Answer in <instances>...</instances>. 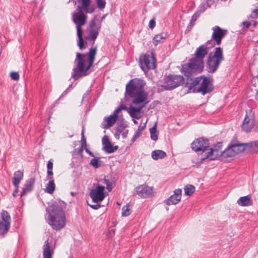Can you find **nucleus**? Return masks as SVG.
Returning <instances> with one entry per match:
<instances>
[{"label":"nucleus","mask_w":258,"mask_h":258,"mask_svg":"<svg viewBox=\"0 0 258 258\" xmlns=\"http://www.w3.org/2000/svg\"><path fill=\"white\" fill-rule=\"evenodd\" d=\"M145 127H146V123H144L143 125H140L138 127V130L139 131H140L142 133V131L145 129Z\"/></svg>","instance_id":"obj_51"},{"label":"nucleus","mask_w":258,"mask_h":258,"mask_svg":"<svg viewBox=\"0 0 258 258\" xmlns=\"http://www.w3.org/2000/svg\"><path fill=\"white\" fill-rule=\"evenodd\" d=\"M103 150L107 153H112L114 152L117 149L118 146H113L111 142L109 141L106 136L102 139Z\"/></svg>","instance_id":"obj_21"},{"label":"nucleus","mask_w":258,"mask_h":258,"mask_svg":"<svg viewBox=\"0 0 258 258\" xmlns=\"http://www.w3.org/2000/svg\"><path fill=\"white\" fill-rule=\"evenodd\" d=\"M81 146L85 147L87 146L86 144V140L85 138L84 135V131H82V139H81Z\"/></svg>","instance_id":"obj_44"},{"label":"nucleus","mask_w":258,"mask_h":258,"mask_svg":"<svg viewBox=\"0 0 258 258\" xmlns=\"http://www.w3.org/2000/svg\"><path fill=\"white\" fill-rule=\"evenodd\" d=\"M46 210L48 213L47 222L51 228L55 230L62 229L66 225V218L61 206L55 202Z\"/></svg>","instance_id":"obj_4"},{"label":"nucleus","mask_w":258,"mask_h":258,"mask_svg":"<svg viewBox=\"0 0 258 258\" xmlns=\"http://www.w3.org/2000/svg\"><path fill=\"white\" fill-rule=\"evenodd\" d=\"M84 148V147L81 146L80 147L75 149L73 152V155H78L81 157V158H82L83 157V151Z\"/></svg>","instance_id":"obj_38"},{"label":"nucleus","mask_w":258,"mask_h":258,"mask_svg":"<svg viewBox=\"0 0 258 258\" xmlns=\"http://www.w3.org/2000/svg\"><path fill=\"white\" fill-rule=\"evenodd\" d=\"M257 78H258V74H257Z\"/></svg>","instance_id":"obj_64"},{"label":"nucleus","mask_w":258,"mask_h":258,"mask_svg":"<svg viewBox=\"0 0 258 258\" xmlns=\"http://www.w3.org/2000/svg\"><path fill=\"white\" fill-rule=\"evenodd\" d=\"M102 161L99 158H93L91 160L90 164L94 168H98L101 166Z\"/></svg>","instance_id":"obj_35"},{"label":"nucleus","mask_w":258,"mask_h":258,"mask_svg":"<svg viewBox=\"0 0 258 258\" xmlns=\"http://www.w3.org/2000/svg\"><path fill=\"white\" fill-rule=\"evenodd\" d=\"M237 204L241 206L245 207L252 204V201L250 195L240 197L237 202Z\"/></svg>","instance_id":"obj_25"},{"label":"nucleus","mask_w":258,"mask_h":258,"mask_svg":"<svg viewBox=\"0 0 258 258\" xmlns=\"http://www.w3.org/2000/svg\"><path fill=\"white\" fill-rule=\"evenodd\" d=\"M209 141L206 138L201 137L195 140L191 144L192 150L196 152H204L209 147Z\"/></svg>","instance_id":"obj_14"},{"label":"nucleus","mask_w":258,"mask_h":258,"mask_svg":"<svg viewBox=\"0 0 258 258\" xmlns=\"http://www.w3.org/2000/svg\"><path fill=\"white\" fill-rule=\"evenodd\" d=\"M235 155V154L233 152V150L231 149L230 145H229L227 148L222 152V156L225 157H231L234 156Z\"/></svg>","instance_id":"obj_31"},{"label":"nucleus","mask_w":258,"mask_h":258,"mask_svg":"<svg viewBox=\"0 0 258 258\" xmlns=\"http://www.w3.org/2000/svg\"><path fill=\"white\" fill-rule=\"evenodd\" d=\"M184 79L180 75H169L164 78L162 87L166 90H171L183 85Z\"/></svg>","instance_id":"obj_8"},{"label":"nucleus","mask_w":258,"mask_h":258,"mask_svg":"<svg viewBox=\"0 0 258 258\" xmlns=\"http://www.w3.org/2000/svg\"><path fill=\"white\" fill-rule=\"evenodd\" d=\"M140 64L142 70L144 72H147L149 70L155 68L156 59L154 53L151 52L146 53L140 57Z\"/></svg>","instance_id":"obj_9"},{"label":"nucleus","mask_w":258,"mask_h":258,"mask_svg":"<svg viewBox=\"0 0 258 258\" xmlns=\"http://www.w3.org/2000/svg\"><path fill=\"white\" fill-rule=\"evenodd\" d=\"M200 17V15L198 13L195 12L191 17V19L190 20V22L189 23L187 26L188 29H191V28L194 26L196 21L197 19Z\"/></svg>","instance_id":"obj_34"},{"label":"nucleus","mask_w":258,"mask_h":258,"mask_svg":"<svg viewBox=\"0 0 258 258\" xmlns=\"http://www.w3.org/2000/svg\"><path fill=\"white\" fill-rule=\"evenodd\" d=\"M254 120V112L251 109H249L246 111V114L244 118L242 129L244 132L248 133L250 131Z\"/></svg>","instance_id":"obj_16"},{"label":"nucleus","mask_w":258,"mask_h":258,"mask_svg":"<svg viewBox=\"0 0 258 258\" xmlns=\"http://www.w3.org/2000/svg\"><path fill=\"white\" fill-rule=\"evenodd\" d=\"M222 143L218 142L216 145L211 148L210 150L203 156L201 159V162H203L206 159H209L210 160H214L218 156L222 155Z\"/></svg>","instance_id":"obj_13"},{"label":"nucleus","mask_w":258,"mask_h":258,"mask_svg":"<svg viewBox=\"0 0 258 258\" xmlns=\"http://www.w3.org/2000/svg\"><path fill=\"white\" fill-rule=\"evenodd\" d=\"M72 84L70 85H69V87L67 88V89L69 90V89H70L71 87H72Z\"/></svg>","instance_id":"obj_60"},{"label":"nucleus","mask_w":258,"mask_h":258,"mask_svg":"<svg viewBox=\"0 0 258 258\" xmlns=\"http://www.w3.org/2000/svg\"><path fill=\"white\" fill-rule=\"evenodd\" d=\"M84 149L85 150V151L87 153H88L90 156H91V157H94V154L91 152L87 148V146H85L84 147Z\"/></svg>","instance_id":"obj_50"},{"label":"nucleus","mask_w":258,"mask_h":258,"mask_svg":"<svg viewBox=\"0 0 258 258\" xmlns=\"http://www.w3.org/2000/svg\"><path fill=\"white\" fill-rule=\"evenodd\" d=\"M123 127L121 126L118 127L115 130L114 136L116 139H119L120 134L123 132Z\"/></svg>","instance_id":"obj_40"},{"label":"nucleus","mask_w":258,"mask_h":258,"mask_svg":"<svg viewBox=\"0 0 258 258\" xmlns=\"http://www.w3.org/2000/svg\"><path fill=\"white\" fill-rule=\"evenodd\" d=\"M73 136V135H72L71 136H70V137H72Z\"/></svg>","instance_id":"obj_62"},{"label":"nucleus","mask_w":258,"mask_h":258,"mask_svg":"<svg viewBox=\"0 0 258 258\" xmlns=\"http://www.w3.org/2000/svg\"><path fill=\"white\" fill-rule=\"evenodd\" d=\"M253 13L255 14V15L258 18V9H254L253 11Z\"/></svg>","instance_id":"obj_53"},{"label":"nucleus","mask_w":258,"mask_h":258,"mask_svg":"<svg viewBox=\"0 0 258 258\" xmlns=\"http://www.w3.org/2000/svg\"><path fill=\"white\" fill-rule=\"evenodd\" d=\"M24 176L23 172L21 170H18L14 172V177L13 178V183L14 186L19 185L20 182Z\"/></svg>","instance_id":"obj_26"},{"label":"nucleus","mask_w":258,"mask_h":258,"mask_svg":"<svg viewBox=\"0 0 258 258\" xmlns=\"http://www.w3.org/2000/svg\"><path fill=\"white\" fill-rule=\"evenodd\" d=\"M53 253V250L50 248L48 239H47L43 246V258H52Z\"/></svg>","instance_id":"obj_23"},{"label":"nucleus","mask_w":258,"mask_h":258,"mask_svg":"<svg viewBox=\"0 0 258 258\" xmlns=\"http://www.w3.org/2000/svg\"><path fill=\"white\" fill-rule=\"evenodd\" d=\"M212 4H208V1L206 3L202 4L199 7L198 10L196 12L197 13H198L200 16L201 14L205 12V11Z\"/></svg>","instance_id":"obj_33"},{"label":"nucleus","mask_w":258,"mask_h":258,"mask_svg":"<svg viewBox=\"0 0 258 258\" xmlns=\"http://www.w3.org/2000/svg\"><path fill=\"white\" fill-rule=\"evenodd\" d=\"M214 3V0H208V4H213Z\"/></svg>","instance_id":"obj_57"},{"label":"nucleus","mask_w":258,"mask_h":258,"mask_svg":"<svg viewBox=\"0 0 258 258\" xmlns=\"http://www.w3.org/2000/svg\"><path fill=\"white\" fill-rule=\"evenodd\" d=\"M89 26L90 27V30L88 35V39L94 41L97 38L100 30L101 21H99L98 23H97L94 20H92L90 22Z\"/></svg>","instance_id":"obj_17"},{"label":"nucleus","mask_w":258,"mask_h":258,"mask_svg":"<svg viewBox=\"0 0 258 258\" xmlns=\"http://www.w3.org/2000/svg\"><path fill=\"white\" fill-rule=\"evenodd\" d=\"M212 30L213 32L210 40L214 42L215 45H220L221 44L222 39L226 35L227 30L223 29L218 26L213 27Z\"/></svg>","instance_id":"obj_15"},{"label":"nucleus","mask_w":258,"mask_h":258,"mask_svg":"<svg viewBox=\"0 0 258 258\" xmlns=\"http://www.w3.org/2000/svg\"><path fill=\"white\" fill-rule=\"evenodd\" d=\"M105 186L97 184L95 187L92 188L89 192V196L92 200V202L97 204L100 203L105 197Z\"/></svg>","instance_id":"obj_12"},{"label":"nucleus","mask_w":258,"mask_h":258,"mask_svg":"<svg viewBox=\"0 0 258 258\" xmlns=\"http://www.w3.org/2000/svg\"><path fill=\"white\" fill-rule=\"evenodd\" d=\"M47 169L49 170L53 169V162L51 161V160H49L47 162Z\"/></svg>","instance_id":"obj_47"},{"label":"nucleus","mask_w":258,"mask_h":258,"mask_svg":"<svg viewBox=\"0 0 258 258\" xmlns=\"http://www.w3.org/2000/svg\"><path fill=\"white\" fill-rule=\"evenodd\" d=\"M137 194L142 198H148L152 197L153 188L146 184H142L135 188Z\"/></svg>","instance_id":"obj_18"},{"label":"nucleus","mask_w":258,"mask_h":258,"mask_svg":"<svg viewBox=\"0 0 258 258\" xmlns=\"http://www.w3.org/2000/svg\"><path fill=\"white\" fill-rule=\"evenodd\" d=\"M90 0H82V7H81V10L85 9V12L86 13H92L94 11V8H88V7L90 5Z\"/></svg>","instance_id":"obj_29"},{"label":"nucleus","mask_w":258,"mask_h":258,"mask_svg":"<svg viewBox=\"0 0 258 258\" xmlns=\"http://www.w3.org/2000/svg\"><path fill=\"white\" fill-rule=\"evenodd\" d=\"M141 135L142 133L140 131H139L138 130L136 131L133 137L131 139L132 143H133L135 142L136 140L141 136Z\"/></svg>","instance_id":"obj_41"},{"label":"nucleus","mask_w":258,"mask_h":258,"mask_svg":"<svg viewBox=\"0 0 258 258\" xmlns=\"http://www.w3.org/2000/svg\"><path fill=\"white\" fill-rule=\"evenodd\" d=\"M55 188V185L54 180H49V182L46 185L45 191L49 194L53 193Z\"/></svg>","instance_id":"obj_28"},{"label":"nucleus","mask_w":258,"mask_h":258,"mask_svg":"<svg viewBox=\"0 0 258 258\" xmlns=\"http://www.w3.org/2000/svg\"><path fill=\"white\" fill-rule=\"evenodd\" d=\"M167 37L166 33H161L156 35L153 39V43L155 46L158 45L159 44L163 43Z\"/></svg>","instance_id":"obj_24"},{"label":"nucleus","mask_w":258,"mask_h":258,"mask_svg":"<svg viewBox=\"0 0 258 258\" xmlns=\"http://www.w3.org/2000/svg\"><path fill=\"white\" fill-rule=\"evenodd\" d=\"M248 144H250V146H249V149L253 147H255L258 148V140L255 142L248 143Z\"/></svg>","instance_id":"obj_45"},{"label":"nucleus","mask_w":258,"mask_h":258,"mask_svg":"<svg viewBox=\"0 0 258 258\" xmlns=\"http://www.w3.org/2000/svg\"><path fill=\"white\" fill-rule=\"evenodd\" d=\"M127 131H126V132H123L122 134V138L123 139L126 138L127 137Z\"/></svg>","instance_id":"obj_54"},{"label":"nucleus","mask_w":258,"mask_h":258,"mask_svg":"<svg viewBox=\"0 0 258 258\" xmlns=\"http://www.w3.org/2000/svg\"><path fill=\"white\" fill-rule=\"evenodd\" d=\"M68 90L67 89L62 94V95H66L67 94Z\"/></svg>","instance_id":"obj_55"},{"label":"nucleus","mask_w":258,"mask_h":258,"mask_svg":"<svg viewBox=\"0 0 258 258\" xmlns=\"http://www.w3.org/2000/svg\"><path fill=\"white\" fill-rule=\"evenodd\" d=\"M145 85V82L139 78L131 79L126 85L124 93L126 100L130 99L133 104L139 105L138 107H130L128 113L133 118L138 119L139 117L136 113L140 112L149 102L147 100L148 94L144 89Z\"/></svg>","instance_id":"obj_1"},{"label":"nucleus","mask_w":258,"mask_h":258,"mask_svg":"<svg viewBox=\"0 0 258 258\" xmlns=\"http://www.w3.org/2000/svg\"><path fill=\"white\" fill-rule=\"evenodd\" d=\"M11 216L8 211L2 210L0 214V235L4 237L10 228Z\"/></svg>","instance_id":"obj_11"},{"label":"nucleus","mask_w":258,"mask_h":258,"mask_svg":"<svg viewBox=\"0 0 258 258\" xmlns=\"http://www.w3.org/2000/svg\"><path fill=\"white\" fill-rule=\"evenodd\" d=\"M11 77L14 80H18L19 79V73L16 72H13L11 73Z\"/></svg>","instance_id":"obj_43"},{"label":"nucleus","mask_w":258,"mask_h":258,"mask_svg":"<svg viewBox=\"0 0 258 258\" xmlns=\"http://www.w3.org/2000/svg\"><path fill=\"white\" fill-rule=\"evenodd\" d=\"M224 60L223 49L220 47H216L213 53L211 52L208 54L206 62V70L209 73H215Z\"/></svg>","instance_id":"obj_6"},{"label":"nucleus","mask_w":258,"mask_h":258,"mask_svg":"<svg viewBox=\"0 0 258 258\" xmlns=\"http://www.w3.org/2000/svg\"><path fill=\"white\" fill-rule=\"evenodd\" d=\"M103 183L106 184V189L108 190V191H111L113 187L112 181L105 178L103 180Z\"/></svg>","instance_id":"obj_36"},{"label":"nucleus","mask_w":258,"mask_h":258,"mask_svg":"<svg viewBox=\"0 0 258 258\" xmlns=\"http://www.w3.org/2000/svg\"><path fill=\"white\" fill-rule=\"evenodd\" d=\"M133 121H134V123H135V124H137L138 122H137V120H136L135 119H134V120H133Z\"/></svg>","instance_id":"obj_59"},{"label":"nucleus","mask_w":258,"mask_h":258,"mask_svg":"<svg viewBox=\"0 0 258 258\" xmlns=\"http://www.w3.org/2000/svg\"><path fill=\"white\" fill-rule=\"evenodd\" d=\"M96 53V47L90 48L89 52L86 53L77 52L74 60L72 78L77 80L83 76H87L88 70L95 61Z\"/></svg>","instance_id":"obj_3"},{"label":"nucleus","mask_w":258,"mask_h":258,"mask_svg":"<svg viewBox=\"0 0 258 258\" xmlns=\"http://www.w3.org/2000/svg\"><path fill=\"white\" fill-rule=\"evenodd\" d=\"M71 195L72 196H75V195H77V193L76 192H71Z\"/></svg>","instance_id":"obj_58"},{"label":"nucleus","mask_w":258,"mask_h":258,"mask_svg":"<svg viewBox=\"0 0 258 258\" xmlns=\"http://www.w3.org/2000/svg\"><path fill=\"white\" fill-rule=\"evenodd\" d=\"M81 8L80 6L78 7V13L73 14V19L74 23L76 25L77 34L78 37V45L80 49L82 50L86 47L84 45L82 26L86 23L87 16L84 13Z\"/></svg>","instance_id":"obj_7"},{"label":"nucleus","mask_w":258,"mask_h":258,"mask_svg":"<svg viewBox=\"0 0 258 258\" xmlns=\"http://www.w3.org/2000/svg\"><path fill=\"white\" fill-rule=\"evenodd\" d=\"M151 155L153 159L157 160L160 159L164 158L166 156V153L162 150H156L152 152Z\"/></svg>","instance_id":"obj_27"},{"label":"nucleus","mask_w":258,"mask_h":258,"mask_svg":"<svg viewBox=\"0 0 258 258\" xmlns=\"http://www.w3.org/2000/svg\"><path fill=\"white\" fill-rule=\"evenodd\" d=\"M35 182V180L34 178H31L26 181L25 187L21 192V197H22L23 195L33 190Z\"/></svg>","instance_id":"obj_22"},{"label":"nucleus","mask_w":258,"mask_h":258,"mask_svg":"<svg viewBox=\"0 0 258 258\" xmlns=\"http://www.w3.org/2000/svg\"><path fill=\"white\" fill-rule=\"evenodd\" d=\"M15 186V190L13 191V196L14 197H16L17 196V195L18 191H19V185H17V186Z\"/></svg>","instance_id":"obj_49"},{"label":"nucleus","mask_w":258,"mask_h":258,"mask_svg":"<svg viewBox=\"0 0 258 258\" xmlns=\"http://www.w3.org/2000/svg\"><path fill=\"white\" fill-rule=\"evenodd\" d=\"M229 145L235 155L245 150H249V146H250V144L248 143H239L237 141H232Z\"/></svg>","instance_id":"obj_19"},{"label":"nucleus","mask_w":258,"mask_h":258,"mask_svg":"<svg viewBox=\"0 0 258 258\" xmlns=\"http://www.w3.org/2000/svg\"><path fill=\"white\" fill-rule=\"evenodd\" d=\"M131 214L130 210L127 206H124L122 208V216H128Z\"/></svg>","instance_id":"obj_39"},{"label":"nucleus","mask_w":258,"mask_h":258,"mask_svg":"<svg viewBox=\"0 0 258 258\" xmlns=\"http://www.w3.org/2000/svg\"><path fill=\"white\" fill-rule=\"evenodd\" d=\"M241 25L245 28H248L251 25V23L249 21H244L241 23Z\"/></svg>","instance_id":"obj_48"},{"label":"nucleus","mask_w":258,"mask_h":258,"mask_svg":"<svg viewBox=\"0 0 258 258\" xmlns=\"http://www.w3.org/2000/svg\"><path fill=\"white\" fill-rule=\"evenodd\" d=\"M253 25L254 26H256V23H255V22H254V23L253 24Z\"/></svg>","instance_id":"obj_61"},{"label":"nucleus","mask_w":258,"mask_h":258,"mask_svg":"<svg viewBox=\"0 0 258 258\" xmlns=\"http://www.w3.org/2000/svg\"><path fill=\"white\" fill-rule=\"evenodd\" d=\"M191 74L186 77L185 86L194 93H201L205 95L211 93L213 90V85L209 79L204 76L194 78Z\"/></svg>","instance_id":"obj_5"},{"label":"nucleus","mask_w":258,"mask_h":258,"mask_svg":"<svg viewBox=\"0 0 258 258\" xmlns=\"http://www.w3.org/2000/svg\"><path fill=\"white\" fill-rule=\"evenodd\" d=\"M156 25V22L155 21L152 19L149 22V27L151 29H153L155 27Z\"/></svg>","instance_id":"obj_46"},{"label":"nucleus","mask_w":258,"mask_h":258,"mask_svg":"<svg viewBox=\"0 0 258 258\" xmlns=\"http://www.w3.org/2000/svg\"><path fill=\"white\" fill-rule=\"evenodd\" d=\"M105 15H103L102 17H101V19L100 20H98V23L99 21H102V20L105 18Z\"/></svg>","instance_id":"obj_56"},{"label":"nucleus","mask_w":258,"mask_h":258,"mask_svg":"<svg viewBox=\"0 0 258 258\" xmlns=\"http://www.w3.org/2000/svg\"><path fill=\"white\" fill-rule=\"evenodd\" d=\"M150 133L151 139L154 141H156L158 138L159 132L157 131L156 124L150 129Z\"/></svg>","instance_id":"obj_30"},{"label":"nucleus","mask_w":258,"mask_h":258,"mask_svg":"<svg viewBox=\"0 0 258 258\" xmlns=\"http://www.w3.org/2000/svg\"><path fill=\"white\" fill-rule=\"evenodd\" d=\"M184 189L185 194L190 196L192 195L195 191V187L191 184H187L184 187Z\"/></svg>","instance_id":"obj_32"},{"label":"nucleus","mask_w":258,"mask_h":258,"mask_svg":"<svg viewBox=\"0 0 258 258\" xmlns=\"http://www.w3.org/2000/svg\"><path fill=\"white\" fill-rule=\"evenodd\" d=\"M215 46L212 40L198 47L195 52V57L189 59L188 63L182 66L181 72L184 76L201 73L204 68V59L208 54L209 51Z\"/></svg>","instance_id":"obj_2"},{"label":"nucleus","mask_w":258,"mask_h":258,"mask_svg":"<svg viewBox=\"0 0 258 258\" xmlns=\"http://www.w3.org/2000/svg\"><path fill=\"white\" fill-rule=\"evenodd\" d=\"M90 206L94 210H97L100 207V205L97 204V205H90Z\"/></svg>","instance_id":"obj_52"},{"label":"nucleus","mask_w":258,"mask_h":258,"mask_svg":"<svg viewBox=\"0 0 258 258\" xmlns=\"http://www.w3.org/2000/svg\"><path fill=\"white\" fill-rule=\"evenodd\" d=\"M182 190L180 188L176 189L174 190V194L171 195L167 199L165 200L164 202L168 206L171 205H176L178 204L181 199Z\"/></svg>","instance_id":"obj_20"},{"label":"nucleus","mask_w":258,"mask_h":258,"mask_svg":"<svg viewBox=\"0 0 258 258\" xmlns=\"http://www.w3.org/2000/svg\"><path fill=\"white\" fill-rule=\"evenodd\" d=\"M126 106L121 104L113 112V113L108 117L104 118L103 120L101 123L102 127L104 129H108L112 126L116 121L118 118V113L122 110H126Z\"/></svg>","instance_id":"obj_10"},{"label":"nucleus","mask_w":258,"mask_h":258,"mask_svg":"<svg viewBox=\"0 0 258 258\" xmlns=\"http://www.w3.org/2000/svg\"><path fill=\"white\" fill-rule=\"evenodd\" d=\"M53 173L52 169H51V170L47 169V176H46L47 179L54 180L53 177Z\"/></svg>","instance_id":"obj_42"},{"label":"nucleus","mask_w":258,"mask_h":258,"mask_svg":"<svg viewBox=\"0 0 258 258\" xmlns=\"http://www.w3.org/2000/svg\"><path fill=\"white\" fill-rule=\"evenodd\" d=\"M68 258H72L71 256L69 257Z\"/></svg>","instance_id":"obj_63"},{"label":"nucleus","mask_w":258,"mask_h":258,"mask_svg":"<svg viewBox=\"0 0 258 258\" xmlns=\"http://www.w3.org/2000/svg\"><path fill=\"white\" fill-rule=\"evenodd\" d=\"M97 7L101 10H103L106 6L105 0H96Z\"/></svg>","instance_id":"obj_37"}]
</instances>
